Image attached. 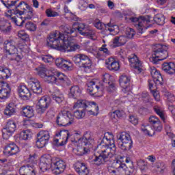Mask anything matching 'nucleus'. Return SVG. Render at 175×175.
Masks as SVG:
<instances>
[{
  "instance_id": "nucleus-47",
  "label": "nucleus",
  "mask_w": 175,
  "mask_h": 175,
  "mask_svg": "<svg viewBox=\"0 0 175 175\" xmlns=\"http://www.w3.org/2000/svg\"><path fill=\"white\" fill-rule=\"evenodd\" d=\"M31 137H32V136L28 130L22 131L21 133V139H22V140H29Z\"/></svg>"
},
{
  "instance_id": "nucleus-62",
  "label": "nucleus",
  "mask_w": 175,
  "mask_h": 175,
  "mask_svg": "<svg viewBox=\"0 0 175 175\" xmlns=\"http://www.w3.org/2000/svg\"><path fill=\"white\" fill-rule=\"evenodd\" d=\"M121 46V43L120 42V38L118 36H116L113 40V47H120Z\"/></svg>"
},
{
  "instance_id": "nucleus-63",
  "label": "nucleus",
  "mask_w": 175,
  "mask_h": 175,
  "mask_svg": "<svg viewBox=\"0 0 175 175\" xmlns=\"http://www.w3.org/2000/svg\"><path fill=\"white\" fill-rule=\"evenodd\" d=\"M105 27L106 31H109V32H113V31H114V27H116V25H114L111 23H107V25H105Z\"/></svg>"
},
{
  "instance_id": "nucleus-26",
  "label": "nucleus",
  "mask_w": 175,
  "mask_h": 175,
  "mask_svg": "<svg viewBox=\"0 0 175 175\" xmlns=\"http://www.w3.org/2000/svg\"><path fill=\"white\" fill-rule=\"evenodd\" d=\"M150 75L156 85H162V84H163V78L162 77V75L157 69L154 68L152 70Z\"/></svg>"
},
{
  "instance_id": "nucleus-3",
  "label": "nucleus",
  "mask_w": 175,
  "mask_h": 175,
  "mask_svg": "<svg viewBox=\"0 0 175 175\" xmlns=\"http://www.w3.org/2000/svg\"><path fill=\"white\" fill-rule=\"evenodd\" d=\"M126 164L122 165V167L119 170H116L112 166H109L107 168L108 172L110 175H131L135 172V166L133 165V162L131 157H126L125 159Z\"/></svg>"
},
{
  "instance_id": "nucleus-23",
  "label": "nucleus",
  "mask_w": 175,
  "mask_h": 175,
  "mask_svg": "<svg viewBox=\"0 0 175 175\" xmlns=\"http://www.w3.org/2000/svg\"><path fill=\"white\" fill-rule=\"evenodd\" d=\"M3 152L5 155H16L20 152V148L14 142H12L5 146Z\"/></svg>"
},
{
  "instance_id": "nucleus-55",
  "label": "nucleus",
  "mask_w": 175,
  "mask_h": 175,
  "mask_svg": "<svg viewBox=\"0 0 175 175\" xmlns=\"http://www.w3.org/2000/svg\"><path fill=\"white\" fill-rule=\"evenodd\" d=\"M158 172L160 173H163V170L166 169V166H165V163H158L156 165Z\"/></svg>"
},
{
  "instance_id": "nucleus-54",
  "label": "nucleus",
  "mask_w": 175,
  "mask_h": 175,
  "mask_svg": "<svg viewBox=\"0 0 175 175\" xmlns=\"http://www.w3.org/2000/svg\"><path fill=\"white\" fill-rule=\"evenodd\" d=\"M137 165L142 170H146V169H147V162L144 161V160H139L137 162Z\"/></svg>"
},
{
  "instance_id": "nucleus-7",
  "label": "nucleus",
  "mask_w": 175,
  "mask_h": 175,
  "mask_svg": "<svg viewBox=\"0 0 175 175\" xmlns=\"http://www.w3.org/2000/svg\"><path fill=\"white\" fill-rule=\"evenodd\" d=\"M72 61L77 66L83 69V70H88L92 66V62L90 57L83 53L75 55L72 57Z\"/></svg>"
},
{
  "instance_id": "nucleus-40",
  "label": "nucleus",
  "mask_w": 175,
  "mask_h": 175,
  "mask_svg": "<svg viewBox=\"0 0 175 175\" xmlns=\"http://www.w3.org/2000/svg\"><path fill=\"white\" fill-rule=\"evenodd\" d=\"M1 1L8 9H12V7L14 6L17 2H20V0H1Z\"/></svg>"
},
{
  "instance_id": "nucleus-15",
  "label": "nucleus",
  "mask_w": 175,
  "mask_h": 175,
  "mask_svg": "<svg viewBox=\"0 0 175 175\" xmlns=\"http://www.w3.org/2000/svg\"><path fill=\"white\" fill-rule=\"evenodd\" d=\"M50 106V98L42 96L36 105V111L38 114H43Z\"/></svg>"
},
{
  "instance_id": "nucleus-51",
  "label": "nucleus",
  "mask_w": 175,
  "mask_h": 175,
  "mask_svg": "<svg viewBox=\"0 0 175 175\" xmlns=\"http://www.w3.org/2000/svg\"><path fill=\"white\" fill-rule=\"evenodd\" d=\"M11 20L16 24V25H18V27H23L24 23H25L21 18L17 19L15 16L11 17Z\"/></svg>"
},
{
  "instance_id": "nucleus-27",
  "label": "nucleus",
  "mask_w": 175,
  "mask_h": 175,
  "mask_svg": "<svg viewBox=\"0 0 175 175\" xmlns=\"http://www.w3.org/2000/svg\"><path fill=\"white\" fill-rule=\"evenodd\" d=\"M31 90L34 94H40L43 92V89L40 85V82L38 79H31L30 81Z\"/></svg>"
},
{
  "instance_id": "nucleus-31",
  "label": "nucleus",
  "mask_w": 175,
  "mask_h": 175,
  "mask_svg": "<svg viewBox=\"0 0 175 175\" xmlns=\"http://www.w3.org/2000/svg\"><path fill=\"white\" fill-rule=\"evenodd\" d=\"M81 95V90L77 85H75L70 88V92L68 94L69 98H73V99H77Z\"/></svg>"
},
{
  "instance_id": "nucleus-52",
  "label": "nucleus",
  "mask_w": 175,
  "mask_h": 175,
  "mask_svg": "<svg viewBox=\"0 0 175 175\" xmlns=\"http://www.w3.org/2000/svg\"><path fill=\"white\" fill-rule=\"evenodd\" d=\"M107 87L108 92H113V91H116V83L113 81H109Z\"/></svg>"
},
{
  "instance_id": "nucleus-33",
  "label": "nucleus",
  "mask_w": 175,
  "mask_h": 175,
  "mask_svg": "<svg viewBox=\"0 0 175 175\" xmlns=\"http://www.w3.org/2000/svg\"><path fill=\"white\" fill-rule=\"evenodd\" d=\"M22 116L27 118H32L35 116V111L33 107L31 106H26L22 108Z\"/></svg>"
},
{
  "instance_id": "nucleus-28",
  "label": "nucleus",
  "mask_w": 175,
  "mask_h": 175,
  "mask_svg": "<svg viewBox=\"0 0 175 175\" xmlns=\"http://www.w3.org/2000/svg\"><path fill=\"white\" fill-rule=\"evenodd\" d=\"M55 77L57 78L56 83L58 80L63 85H70V80L68 79L63 73L55 71Z\"/></svg>"
},
{
  "instance_id": "nucleus-50",
  "label": "nucleus",
  "mask_w": 175,
  "mask_h": 175,
  "mask_svg": "<svg viewBox=\"0 0 175 175\" xmlns=\"http://www.w3.org/2000/svg\"><path fill=\"white\" fill-rule=\"evenodd\" d=\"M125 33H126V36L129 39L133 38V36H135L136 35V32H135V30H133V29H132V28H127Z\"/></svg>"
},
{
  "instance_id": "nucleus-6",
  "label": "nucleus",
  "mask_w": 175,
  "mask_h": 175,
  "mask_svg": "<svg viewBox=\"0 0 175 175\" xmlns=\"http://www.w3.org/2000/svg\"><path fill=\"white\" fill-rule=\"evenodd\" d=\"M4 53L10 61H20L21 57L18 55L17 48L14 41H5Z\"/></svg>"
},
{
  "instance_id": "nucleus-12",
  "label": "nucleus",
  "mask_w": 175,
  "mask_h": 175,
  "mask_svg": "<svg viewBox=\"0 0 175 175\" xmlns=\"http://www.w3.org/2000/svg\"><path fill=\"white\" fill-rule=\"evenodd\" d=\"M55 70H47V68L43 67L39 69L38 75L40 77L44 79V81L47 83H57V78L55 77Z\"/></svg>"
},
{
  "instance_id": "nucleus-10",
  "label": "nucleus",
  "mask_w": 175,
  "mask_h": 175,
  "mask_svg": "<svg viewBox=\"0 0 175 175\" xmlns=\"http://www.w3.org/2000/svg\"><path fill=\"white\" fill-rule=\"evenodd\" d=\"M75 121V118L72 113L68 111H62L57 117L56 124L58 126H69Z\"/></svg>"
},
{
  "instance_id": "nucleus-30",
  "label": "nucleus",
  "mask_w": 175,
  "mask_h": 175,
  "mask_svg": "<svg viewBox=\"0 0 175 175\" xmlns=\"http://www.w3.org/2000/svg\"><path fill=\"white\" fill-rule=\"evenodd\" d=\"M107 69L109 70H118L120 69V63L113 58H109L106 62Z\"/></svg>"
},
{
  "instance_id": "nucleus-48",
  "label": "nucleus",
  "mask_w": 175,
  "mask_h": 175,
  "mask_svg": "<svg viewBox=\"0 0 175 175\" xmlns=\"http://www.w3.org/2000/svg\"><path fill=\"white\" fill-rule=\"evenodd\" d=\"M18 36L22 39V40H26L27 42L29 40V36L24 30L19 31L18 32Z\"/></svg>"
},
{
  "instance_id": "nucleus-32",
  "label": "nucleus",
  "mask_w": 175,
  "mask_h": 175,
  "mask_svg": "<svg viewBox=\"0 0 175 175\" xmlns=\"http://www.w3.org/2000/svg\"><path fill=\"white\" fill-rule=\"evenodd\" d=\"M55 136H61L63 140H64L62 141V142L59 144V146H62L66 144V143L68 142V139L70 137V134H69V131L68 130H62L58 133H56Z\"/></svg>"
},
{
  "instance_id": "nucleus-9",
  "label": "nucleus",
  "mask_w": 175,
  "mask_h": 175,
  "mask_svg": "<svg viewBox=\"0 0 175 175\" xmlns=\"http://www.w3.org/2000/svg\"><path fill=\"white\" fill-rule=\"evenodd\" d=\"M74 107L84 109L85 111H88L89 116H95L94 109L96 111L99 110V107H98L96 102L85 101L84 100H78L74 105Z\"/></svg>"
},
{
  "instance_id": "nucleus-57",
  "label": "nucleus",
  "mask_w": 175,
  "mask_h": 175,
  "mask_svg": "<svg viewBox=\"0 0 175 175\" xmlns=\"http://www.w3.org/2000/svg\"><path fill=\"white\" fill-rule=\"evenodd\" d=\"M42 59L44 62H47V63L53 62V61H54V58H53V56L50 55H44V57H42Z\"/></svg>"
},
{
  "instance_id": "nucleus-8",
  "label": "nucleus",
  "mask_w": 175,
  "mask_h": 175,
  "mask_svg": "<svg viewBox=\"0 0 175 175\" xmlns=\"http://www.w3.org/2000/svg\"><path fill=\"white\" fill-rule=\"evenodd\" d=\"M118 146L124 151H129L133 145V141L131 135L125 132H122L117 135Z\"/></svg>"
},
{
  "instance_id": "nucleus-24",
  "label": "nucleus",
  "mask_w": 175,
  "mask_h": 175,
  "mask_svg": "<svg viewBox=\"0 0 175 175\" xmlns=\"http://www.w3.org/2000/svg\"><path fill=\"white\" fill-rule=\"evenodd\" d=\"M21 175H36V169L33 165H23L19 169Z\"/></svg>"
},
{
  "instance_id": "nucleus-60",
  "label": "nucleus",
  "mask_w": 175,
  "mask_h": 175,
  "mask_svg": "<svg viewBox=\"0 0 175 175\" xmlns=\"http://www.w3.org/2000/svg\"><path fill=\"white\" fill-rule=\"evenodd\" d=\"M165 129L167 135L169 137H173V135H174V134H173V133H172V127H170V125L166 124Z\"/></svg>"
},
{
  "instance_id": "nucleus-19",
  "label": "nucleus",
  "mask_w": 175,
  "mask_h": 175,
  "mask_svg": "<svg viewBox=\"0 0 175 175\" xmlns=\"http://www.w3.org/2000/svg\"><path fill=\"white\" fill-rule=\"evenodd\" d=\"M120 87L123 88L122 91L124 94H128L131 91V77L126 75H121L119 79Z\"/></svg>"
},
{
  "instance_id": "nucleus-20",
  "label": "nucleus",
  "mask_w": 175,
  "mask_h": 175,
  "mask_svg": "<svg viewBox=\"0 0 175 175\" xmlns=\"http://www.w3.org/2000/svg\"><path fill=\"white\" fill-rule=\"evenodd\" d=\"M53 161L50 155H44L40 159V169L42 172H46L53 166Z\"/></svg>"
},
{
  "instance_id": "nucleus-4",
  "label": "nucleus",
  "mask_w": 175,
  "mask_h": 175,
  "mask_svg": "<svg viewBox=\"0 0 175 175\" xmlns=\"http://www.w3.org/2000/svg\"><path fill=\"white\" fill-rule=\"evenodd\" d=\"M148 121L151 126L149 125H142L141 127V131H142L144 135L153 136L155 134V131L156 132H161L162 131V123H161L158 118L152 116L149 118Z\"/></svg>"
},
{
  "instance_id": "nucleus-41",
  "label": "nucleus",
  "mask_w": 175,
  "mask_h": 175,
  "mask_svg": "<svg viewBox=\"0 0 175 175\" xmlns=\"http://www.w3.org/2000/svg\"><path fill=\"white\" fill-rule=\"evenodd\" d=\"M51 99L55 100L57 103H61L64 100V95L58 93H53L50 96Z\"/></svg>"
},
{
  "instance_id": "nucleus-44",
  "label": "nucleus",
  "mask_w": 175,
  "mask_h": 175,
  "mask_svg": "<svg viewBox=\"0 0 175 175\" xmlns=\"http://www.w3.org/2000/svg\"><path fill=\"white\" fill-rule=\"evenodd\" d=\"M161 92L163 93H164L165 96H167V99L168 102H170V103H172V102H174V100H175L174 95H173L170 92H169V91H167V90L163 89L161 90Z\"/></svg>"
},
{
  "instance_id": "nucleus-45",
  "label": "nucleus",
  "mask_w": 175,
  "mask_h": 175,
  "mask_svg": "<svg viewBox=\"0 0 175 175\" xmlns=\"http://www.w3.org/2000/svg\"><path fill=\"white\" fill-rule=\"evenodd\" d=\"M154 110L156 113L161 118L162 121L165 122V113H163V109L161 108L159 106H154Z\"/></svg>"
},
{
  "instance_id": "nucleus-17",
  "label": "nucleus",
  "mask_w": 175,
  "mask_h": 175,
  "mask_svg": "<svg viewBox=\"0 0 175 175\" xmlns=\"http://www.w3.org/2000/svg\"><path fill=\"white\" fill-rule=\"evenodd\" d=\"M10 92H12V88L9 83L0 81V99H8L10 96Z\"/></svg>"
},
{
  "instance_id": "nucleus-1",
  "label": "nucleus",
  "mask_w": 175,
  "mask_h": 175,
  "mask_svg": "<svg viewBox=\"0 0 175 175\" xmlns=\"http://www.w3.org/2000/svg\"><path fill=\"white\" fill-rule=\"evenodd\" d=\"M62 33H59L57 37V33H52L46 39V44L51 49H55L59 51H76L79 50L80 46L77 44L69 42L68 36L74 33V36L77 35L79 32L81 35L86 36L89 39H94L95 32L85 27L84 23H75L72 25V27L68 25H62L59 27Z\"/></svg>"
},
{
  "instance_id": "nucleus-61",
  "label": "nucleus",
  "mask_w": 175,
  "mask_h": 175,
  "mask_svg": "<svg viewBox=\"0 0 175 175\" xmlns=\"http://www.w3.org/2000/svg\"><path fill=\"white\" fill-rule=\"evenodd\" d=\"M46 14L47 17H57L58 12L51 11V10H46Z\"/></svg>"
},
{
  "instance_id": "nucleus-36",
  "label": "nucleus",
  "mask_w": 175,
  "mask_h": 175,
  "mask_svg": "<svg viewBox=\"0 0 175 175\" xmlns=\"http://www.w3.org/2000/svg\"><path fill=\"white\" fill-rule=\"evenodd\" d=\"M88 90L92 95H96L98 91H99V86L96 85L94 81H91L88 83Z\"/></svg>"
},
{
  "instance_id": "nucleus-34",
  "label": "nucleus",
  "mask_w": 175,
  "mask_h": 175,
  "mask_svg": "<svg viewBox=\"0 0 175 175\" xmlns=\"http://www.w3.org/2000/svg\"><path fill=\"white\" fill-rule=\"evenodd\" d=\"M162 69L165 73L168 75H174L175 73V66L174 63L170 62V63H164L162 66Z\"/></svg>"
},
{
  "instance_id": "nucleus-16",
  "label": "nucleus",
  "mask_w": 175,
  "mask_h": 175,
  "mask_svg": "<svg viewBox=\"0 0 175 175\" xmlns=\"http://www.w3.org/2000/svg\"><path fill=\"white\" fill-rule=\"evenodd\" d=\"M51 167L54 174H61V173H64L65 169H66V163L63 160H57L52 164Z\"/></svg>"
},
{
  "instance_id": "nucleus-42",
  "label": "nucleus",
  "mask_w": 175,
  "mask_h": 175,
  "mask_svg": "<svg viewBox=\"0 0 175 175\" xmlns=\"http://www.w3.org/2000/svg\"><path fill=\"white\" fill-rule=\"evenodd\" d=\"M163 47V46L161 44H158L157 46H156V47L154 48L152 53V57L154 56V57H157V58H160L161 53L162 51Z\"/></svg>"
},
{
  "instance_id": "nucleus-64",
  "label": "nucleus",
  "mask_w": 175,
  "mask_h": 175,
  "mask_svg": "<svg viewBox=\"0 0 175 175\" xmlns=\"http://www.w3.org/2000/svg\"><path fill=\"white\" fill-rule=\"evenodd\" d=\"M106 44L102 45V47L99 48L100 51H103L106 55H110V51L106 48Z\"/></svg>"
},
{
  "instance_id": "nucleus-46",
  "label": "nucleus",
  "mask_w": 175,
  "mask_h": 175,
  "mask_svg": "<svg viewBox=\"0 0 175 175\" xmlns=\"http://www.w3.org/2000/svg\"><path fill=\"white\" fill-rule=\"evenodd\" d=\"M85 116V111L84 109V108H83V109L80 110V109H77L75 111H74V117H75V118H83V117H84Z\"/></svg>"
},
{
  "instance_id": "nucleus-59",
  "label": "nucleus",
  "mask_w": 175,
  "mask_h": 175,
  "mask_svg": "<svg viewBox=\"0 0 175 175\" xmlns=\"http://www.w3.org/2000/svg\"><path fill=\"white\" fill-rule=\"evenodd\" d=\"M103 81L105 84H109V81H111V76L109 74L105 73L103 76Z\"/></svg>"
},
{
  "instance_id": "nucleus-29",
  "label": "nucleus",
  "mask_w": 175,
  "mask_h": 175,
  "mask_svg": "<svg viewBox=\"0 0 175 175\" xmlns=\"http://www.w3.org/2000/svg\"><path fill=\"white\" fill-rule=\"evenodd\" d=\"M29 5L25 3L24 1H21L15 8V11L14 13L15 14H19V16H22L24 14L27 10H28Z\"/></svg>"
},
{
  "instance_id": "nucleus-43",
  "label": "nucleus",
  "mask_w": 175,
  "mask_h": 175,
  "mask_svg": "<svg viewBox=\"0 0 175 175\" xmlns=\"http://www.w3.org/2000/svg\"><path fill=\"white\" fill-rule=\"evenodd\" d=\"M154 21L158 25H163L165 24V16L163 14H157L154 17Z\"/></svg>"
},
{
  "instance_id": "nucleus-37",
  "label": "nucleus",
  "mask_w": 175,
  "mask_h": 175,
  "mask_svg": "<svg viewBox=\"0 0 175 175\" xmlns=\"http://www.w3.org/2000/svg\"><path fill=\"white\" fill-rule=\"evenodd\" d=\"M16 113V105L14 103H10L5 109L4 114L5 116H13Z\"/></svg>"
},
{
  "instance_id": "nucleus-11",
  "label": "nucleus",
  "mask_w": 175,
  "mask_h": 175,
  "mask_svg": "<svg viewBox=\"0 0 175 175\" xmlns=\"http://www.w3.org/2000/svg\"><path fill=\"white\" fill-rule=\"evenodd\" d=\"M151 18V16L150 15H147L145 16H141L139 18L136 17H131L130 18V21H132V23H137L135 25L136 28L138 29L139 33H143V30L147 29V24L150 23V19Z\"/></svg>"
},
{
  "instance_id": "nucleus-56",
  "label": "nucleus",
  "mask_w": 175,
  "mask_h": 175,
  "mask_svg": "<svg viewBox=\"0 0 175 175\" xmlns=\"http://www.w3.org/2000/svg\"><path fill=\"white\" fill-rule=\"evenodd\" d=\"M142 98L145 103L150 102V95L147 92H143L142 94Z\"/></svg>"
},
{
  "instance_id": "nucleus-49",
  "label": "nucleus",
  "mask_w": 175,
  "mask_h": 175,
  "mask_svg": "<svg viewBox=\"0 0 175 175\" xmlns=\"http://www.w3.org/2000/svg\"><path fill=\"white\" fill-rule=\"evenodd\" d=\"M25 27L26 29L28 31H31L32 32H34V31H36V25L32 22H27L25 25Z\"/></svg>"
},
{
  "instance_id": "nucleus-14",
  "label": "nucleus",
  "mask_w": 175,
  "mask_h": 175,
  "mask_svg": "<svg viewBox=\"0 0 175 175\" xmlns=\"http://www.w3.org/2000/svg\"><path fill=\"white\" fill-rule=\"evenodd\" d=\"M38 137L36 144L38 148H43V147H46L49 140H50V133L49 131H41Z\"/></svg>"
},
{
  "instance_id": "nucleus-21",
  "label": "nucleus",
  "mask_w": 175,
  "mask_h": 175,
  "mask_svg": "<svg viewBox=\"0 0 175 175\" xmlns=\"http://www.w3.org/2000/svg\"><path fill=\"white\" fill-rule=\"evenodd\" d=\"M128 59L131 63V68L136 69L139 73H142L143 69L142 68V62H140L139 57L136 55L133 54L128 57Z\"/></svg>"
},
{
  "instance_id": "nucleus-25",
  "label": "nucleus",
  "mask_w": 175,
  "mask_h": 175,
  "mask_svg": "<svg viewBox=\"0 0 175 175\" xmlns=\"http://www.w3.org/2000/svg\"><path fill=\"white\" fill-rule=\"evenodd\" d=\"M18 92L19 93L21 98L25 99V100L29 99L32 95L29 89H28V88L24 85H21L18 88Z\"/></svg>"
},
{
  "instance_id": "nucleus-38",
  "label": "nucleus",
  "mask_w": 175,
  "mask_h": 175,
  "mask_svg": "<svg viewBox=\"0 0 175 175\" xmlns=\"http://www.w3.org/2000/svg\"><path fill=\"white\" fill-rule=\"evenodd\" d=\"M10 70L0 66V79L6 80V79H9V77H10Z\"/></svg>"
},
{
  "instance_id": "nucleus-58",
  "label": "nucleus",
  "mask_w": 175,
  "mask_h": 175,
  "mask_svg": "<svg viewBox=\"0 0 175 175\" xmlns=\"http://www.w3.org/2000/svg\"><path fill=\"white\" fill-rule=\"evenodd\" d=\"M122 165H125L124 163H122V161L120 160L116 159L113 163V166L116 167L115 170H120V167H122Z\"/></svg>"
},
{
  "instance_id": "nucleus-35",
  "label": "nucleus",
  "mask_w": 175,
  "mask_h": 175,
  "mask_svg": "<svg viewBox=\"0 0 175 175\" xmlns=\"http://www.w3.org/2000/svg\"><path fill=\"white\" fill-rule=\"evenodd\" d=\"M109 116L114 122H117V118H124L125 117V112L123 110H116L111 112Z\"/></svg>"
},
{
  "instance_id": "nucleus-5",
  "label": "nucleus",
  "mask_w": 175,
  "mask_h": 175,
  "mask_svg": "<svg viewBox=\"0 0 175 175\" xmlns=\"http://www.w3.org/2000/svg\"><path fill=\"white\" fill-rule=\"evenodd\" d=\"M76 143H79V144H81V146H77L75 151L76 154L79 157H81L84 155V150H85V147H83V146H91L94 143V137L91 132L88 131L86 132L83 137H77V139H75Z\"/></svg>"
},
{
  "instance_id": "nucleus-22",
  "label": "nucleus",
  "mask_w": 175,
  "mask_h": 175,
  "mask_svg": "<svg viewBox=\"0 0 175 175\" xmlns=\"http://www.w3.org/2000/svg\"><path fill=\"white\" fill-rule=\"evenodd\" d=\"M74 169L79 175H89L90 170L84 163L77 161L74 164Z\"/></svg>"
},
{
  "instance_id": "nucleus-53",
  "label": "nucleus",
  "mask_w": 175,
  "mask_h": 175,
  "mask_svg": "<svg viewBox=\"0 0 175 175\" xmlns=\"http://www.w3.org/2000/svg\"><path fill=\"white\" fill-rule=\"evenodd\" d=\"M167 57H169V53H167V51L163 49V48H162L161 49V53L160 54V59L161 61H163V59H166L167 58Z\"/></svg>"
},
{
  "instance_id": "nucleus-13",
  "label": "nucleus",
  "mask_w": 175,
  "mask_h": 175,
  "mask_svg": "<svg viewBox=\"0 0 175 175\" xmlns=\"http://www.w3.org/2000/svg\"><path fill=\"white\" fill-rule=\"evenodd\" d=\"M17 131V124L14 120H9L2 130L3 138L8 139Z\"/></svg>"
},
{
  "instance_id": "nucleus-18",
  "label": "nucleus",
  "mask_w": 175,
  "mask_h": 175,
  "mask_svg": "<svg viewBox=\"0 0 175 175\" xmlns=\"http://www.w3.org/2000/svg\"><path fill=\"white\" fill-rule=\"evenodd\" d=\"M55 63L57 68H60L63 70H73V64L70 61L65 60L62 58H57L55 59Z\"/></svg>"
},
{
  "instance_id": "nucleus-2",
  "label": "nucleus",
  "mask_w": 175,
  "mask_h": 175,
  "mask_svg": "<svg viewBox=\"0 0 175 175\" xmlns=\"http://www.w3.org/2000/svg\"><path fill=\"white\" fill-rule=\"evenodd\" d=\"M98 147L103 150H101L100 154L98 156H94V159H93V162L97 166L105 165L106 162H109L110 159L113 158L116 154V151L117 150L114 141L108 139L106 137V135H104L103 137L100 144H98Z\"/></svg>"
},
{
  "instance_id": "nucleus-39",
  "label": "nucleus",
  "mask_w": 175,
  "mask_h": 175,
  "mask_svg": "<svg viewBox=\"0 0 175 175\" xmlns=\"http://www.w3.org/2000/svg\"><path fill=\"white\" fill-rule=\"evenodd\" d=\"M0 29L4 33H8L10 32V30L12 29V26L10 25V23L8 22H3L0 25Z\"/></svg>"
}]
</instances>
